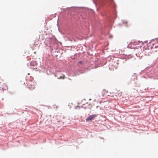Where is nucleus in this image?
Returning <instances> with one entry per match:
<instances>
[{"mask_svg":"<svg viewBox=\"0 0 158 158\" xmlns=\"http://www.w3.org/2000/svg\"><path fill=\"white\" fill-rule=\"evenodd\" d=\"M36 85V83L34 81L31 82L28 84L27 86L26 87L27 91L29 92L33 90Z\"/></svg>","mask_w":158,"mask_h":158,"instance_id":"f257e3e1","label":"nucleus"},{"mask_svg":"<svg viewBox=\"0 0 158 158\" xmlns=\"http://www.w3.org/2000/svg\"><path fill=\"white\" fill-rule=\"evenodd\" d=\"M97 116V115L96 114L90 115L86 119V121L87 122L94 120Z\"/></svg>","mask_w":158,"mask_h":158,"instance_id":"f03ea898","label":"nucleus"},{"mask_svg":"<svg viewBox=\"0 0 158 158\" xmlns=\"http://www.w3.org/2000/svg\"><path fill=\"white\" fill-rule=\"evenodd\" d=\"M2 87L0 89V95H2L4 94V90L8 89L7 86L4 85H2Z\"/></svg>","mask_w":158,"mask_h":158,"instance_id":"7ed1b4c3","label":"nucleus"},{"mask_svg":"<svg viewBox=\"0 0 158 158\" xmlns=\"http://www.w3.org/2000/svg\"><path fill=\"white\" fill-rule=\"evenodd\" d=\"M30 64L32 66H35V65H37V63L35 62L31 61L30 62Z\"/></svg>","mask_w":158,"mask_h":158,"instance_id":"20e7f679","label":"nucleus"},{"mask_svg":"<svg viewBox=\"0 0 158 158\" xmlns=\"http://www.w3.org/2000/svg\"><path fill=\"white\" fill-rule=\"evenodd\" d=\"M65 78V76L63 74L62 76H61L59 78H58V79H64Z\"/></svg>","mask_w":158,"mask_h":158,"instance_id":"39448f33","label":"nucleus"},{"mask_svg":"<svg viewBox=\"0 0 158 158\" xmlns=\"http://www.w3.org/2000/svg\"><path fill=\"white\" fill-rule=\"evenodd\" d=\"M115 95L116 97H120L121 96V93H116L115 94Z\"/></svg>","mask_w":158,"mask_h":158,"instance_id":"423d86ee","label":"nucleus"},{"mask_svg":"<svg viewBox=\"0 0 158 158\" xmlns=\"http://www.w3.org/2000/svg\"><path fill=\"white\" fill-rule=\"evenodd\" d=\"M82 63L83 62L82 61H79L78 62V63L81 64H82Z\"/></svg>","mask_w":158,"mask_h":158,"instance_id":"0eeeda50","label":"nucleus"},{"mask_svg":"<svg viewBox=\"0 0 158 158\" xmlns=\"http://www.w3.org/2000/svg\"><path fill=\"white\" fill-rule=\"evenodd\" d=\"M110 2H114V1L113 0H110Z\"/></svg>","mask_w":158,"mask_h":158,"instance_id":"6e6552de","label":"nucleus"},{"mask_svg":"<svg viewBox=\"0 0 158 158\" xmlns=\"http://www.w3.org/2000/svg\"><path fill=\"white\" fill-rule=\"evenodd\" d=\"M28 75H30V74L29 73H28Z\"/></svg>","mask_w":158,"mask_h":158,"instance_id":"1a4fd4ad","label":"nucleus"}]
</instances>
